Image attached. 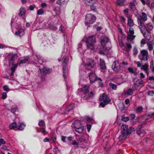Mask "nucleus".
<instances>
[{"instance_id":"f257e3e1","label":"nucleus","mask_w":154,"mask_h":154,"mask_svg":"<svg viewBox=\"0 0 154 154\" xmlns=\"http://www.w3.org/2000/svg\"><path fill=\"white\" fill-rule=\"evenodd\" d=\"M17 58V56L16 54L11 55L9 57L10 60L9 61V65H12L11 67V73L10 75L11 76H12L14 75V72H15V69L17 68L18 64L17 63L14 64L15 61Z\"/></svg>"},{"instance_id":"f03ea898","label":"nucleus","mask_w":154,"mask_h":154,"mask_svg":"<svg viewBox=\"0 0 154 154\" xmlns=\"http://www.w3.org/2000/svg\"><path fill=\"white\" fill-rule=\"evenodd\" d=\"M96 42V39L95 37L93 36L88 37L86 38V45L88 49L92 50L94 49L95 44Z\"/></svg>"},{"instance_id":"7ed1b4c3","label":"nucleus","mask_w":154,"mask_h":154,"mask_svg":"<svg viewBox=\"0 0 154 154\" xmlns=\"http://www.w3.org/2000/svg\"><path fill=\"white\" fill-rule=\"evenodd\" d=\"M121 133L125 134L128 135L134 131V128L132 127H130L129 129L128 126L126 125H122L121 127Z\"/></svg>"},{"instance_id":"20e7f679","label":"nucleus","mask_w":154,"mask_h":154,"mask_svg":"<svg viewBox=\"0 0 154 154\" xmlns=\"http://www.w3.org/2000/svg\"><path fill=\"white\" fill-rule=\"evenodd\" d=\"M95 17L91 14L87 15L85 17V25L87 26L88 24H92L95 21Z\"/></svg>"},{"instance_id":"39448f33","label":"nucleus","mask_w":154,"mask_h":154,"mask_svg":"<svg viewBox=\"0 0 154 154\" xmlns=\"http://www.w3.org/2000/svg\"><path fill=\"white\" fill-rule=\"evenodd\" d=\"M96 66V63L94 62L93 60L91 59H88L87 60V63L85 65L83 68L85 72H87V71L89 72V69L86 70V68L87 67H90L91 68H94Z\"/></svg>"},{"instance_id":"423d86ee","label":"nucleus","mask_w":154,"mask_h":154,"mask_svg":"<svg viewBox=\"0 0 154 154\" xmlns=\"http://www.w3.org/2000/svg\"><path fill=\"white\" fill-rule=\"evenodd\" d=\"M148 51L146 50H143L141 51L138 58L141 61H146L148 60Z\"/></svg>"},{"instance_id":"0eeeda50","label":"nucleus","mask_w":154,"mask_h":154,"mask_svg":"<svg viewBox=\"0 0 154 154\" xmlns=\"http://www.w3.org/2000/svg\"><path fill=\"white\" fill-rule=\"evenodd\" d=\"M52 69L48 67H44L42 69H40V76L42 77H45L47 74H49Z\"/></svg>"},{"instance_id":"6e6552de","label":"nucleus","mask_w":154,"mask_h":154,"mask_svg":"<svg viewBox=\"0 0 154 154\" xmlns=\"http://www.w3.org/2000/svg\"><path fill=\"white\" fill-rule=\"evenodd\" d=\"M112 68L114 71L119 72L121 70L120 64L117 60H115L112 65Z\"/></svg>"},{"instance_id":"1a4fd4ad","label":"nucleus","mask_w":154,"mask_h":154,"mask_svg":"<svg viewBox=\"0 0 154 154\" xmlns=\"http://www.w3.org/2000/svg\"><path fill=\"white\" fill-rule=\"evenodd\" d=\"M100 101H103L105 104H108L111 101L109 97L106 94H103L99 98Z\"/></svg>"},{"instance_id":"9d476101","label":"nucleus","mask_w":154,"mask_h":154,"mask_svg":"<svg viewBox=\"0 0 154 154\" xmlns=\"http://www.w3.org/2000/svg\"><path fill=\"white\" fill-rule=\"evenodd\" d=\"M134 31L133 28H130L127 36V39L130 41L133 40L135 37V36L134 35Z\"/></svg>"},{"instance_id":"9b49d317","label":"nucleus","mask_w":154,"mask_h":154,"mask_svg":"<svg viewBox=\"0 0 154 154\" xmlns=\"http://www.w3.org/2000/svg\"><path fill=\"white\" fill-rule=\"evenodd\" d=\"M142 16L139 14H137L136 16L137 18V20L139 21H142L145 22L147 20V16L146 14L144 12L142 13Z\"/></svg>"},{"instance_id":"f8f14e48","label":"nucleus","mask_w":154,"mask_h":154,"mask_svg":"<svg viewBox=\"0 0 154 154\" xmlns=\"http://www.w3.org/2000/svg\"><path fill=\"white\" fill-rule=\"evenodd\" d=\"M68 60V57L67 56L63 57L61 59V61L63 63V77L65 79L66 78V76H65V71H66V67L64 66V64L65 65L67 63Z\"/></svg>"},{"instance_id":"ddd939ff","label":"nucleus","mask_w":154,"mask_h":154,"mask_svg":"<svg viewBox=\"0 0 154 154\" xmlns=\"http://www.w3.org/2000/svg\"><path fill=\"white\" fill-rule=\"evenodd\" d=\"M137 22L141 33L145 31H146L149 33V31L146 28V27L144 25V23L142 22V21H139L137 20Z\"/></svg>"},{"instance_id":"4468645a","label":"nucleus","mask_w":154,"mask_h":154,"mask_svg":"<svg viewBox=\"0 0 154 154\" xmlns=\"http://www.w3.org/2000/svg\"><path fill=\"white\" fill-rule=\"evenodd\" d=\"M82 126L81 123L79 120H75L72 125V128H74L75 129Z\"/></svg>"},{"instance_id":"2eb2a0df","label":"nucleus","mask_w":154,"mask_h":154,"mask_svg":"<svg viewBox=\"0 0 154 154\" xmlns=\"http://www.w3.org/2000/svg\"><path fill=\"white\" fill-rule=\"evenodd\" d=\"M88 76L90 81L91 82H94L97 79V78L94 72H89Z\"/></svg>"},{"instance_id":"dca6fc26","label":"nucleus","mask_w":154,"mask_h":154,"mask_svg":"<svg viewBox=\"0 0 154 154\" xmlns=\"http://www.w3.org/2000/svg\"><path fill=\"white\" fill-rule=\"evenodd\" d=\"M143 80L140 79H137L134 84V87L135 89H137L141 85L143 84Z\"/></svg>"},{"instance_id":"f3484780","label":"nucleus","mask_w":154,"mask_h":154,"mask_svg":"<svg viewBox=\"0 0 154 154\" xmlns=\"http://www.w3.org/2000/svg\"><path fill=\"white\" fill-rule=\"evenodd\" d=\"M89 87L88 86L84 85L83 87V89H78V91H83V93L85 94L86 95V96H87V94H88L89 92Z\"/></svg>"},{"instance_id":"a211bd4d","label":"nucleus","mask_w":154,"mask_h":154,"mask_svg":"<svg viewBox=\"0 0 154 154\" xmlns=\"http://www.w3.org/2000/svg\"><path fill=\"white\" fill-rule=\"evenodd\" d=\"M33 57L34 60L37 61L39 63L42 64L44 62V60L41 59V57L39 55L34 54L33 55Z\"/></svg>"},{"instance_id":"6ab92c4d","label":"nucleus","mask_w":154,"mask_h":154,"mask_svg":"<svg viewBox=\"0 0 154 154\" xmlns=\"http://www.w3.org/2000/svg\"><path fill=\"white\" fill-rule=\"evenodd\" d=\"M108 41V38L107 37H102L101 39V43L103 48H104V47L105 45V43Z\"/></svg>"},{"instance_id":"aec40b11","label":"nucleus","mask_w":154,"mask_h":154,"mask_svg":"<svg viewBox=\"0 0 154 154\" xmlns=\"http://www.w3.org/2000/svg\"><path fill=\"white\" fill-rule=\"evenodd\" d=\"M141 69H143L145 72L148 75L149 74V65L147 63H146L141 68Z\"/></svg>"},{"instance_id":"412c9836","label":"nucleus","mask_w":154,"mask_h":154,"mask_svg":"<svg viewBox=\"0 0 154 154\" xmlns=\"http://www.w3.org/2000/svg\"><path fill=\"white\" fill-rule=\"evenodd\" d=\"M88 136L86 134H85L83 137L79 138L78 139H77V140L79 143L83 142L88 139Z\"/></svg>"},{"instance_id":"4be33fe9","label":"nucleus","mask_w":154,"mask_h":154,"mask_svg":"<svg viewBox=\"0 0 154 154\" xmlns=\"http://www.w3.org/2000/svg\"><path fill=\"white\" fill-rule=\"evenodd\" d=\"M83 2L86 5H91L92 4L95 3L96 0H82Z\"/></svg>"},{"instance_id":"5701e85b","label":"nucleus","mask_w":154,"mask_h":154,"mask_svg":"<svg viewBox=\"0 0 154 154\" xmlns=\"http://www.w3.org/2000/svg\"><path fill=\"white\" fill-rule=\"evenodd\" d=\"M142 33L145 38L148 40H149L150 39L151 36L149 33H149H148L146 31H145L143 32Z\"/></svg>"},{"instance_id":"b1692460","label":"nucleus","mask_w":154,"mask_h":154,"mask_svg":"<svg viewBox=\"0 0 154 154\" xmlns=\"http://www.w3.org/2000/svg\"><path fill=\"white\" fill-rule=\"evenodd\" d=\"M100 68L102 69H106V64L105 61L101 59H100Z\"/></svg>"},{"instance_id":"393cba45","label":"nucleus","mask_w":154,"mask_h":154,"mask_svg":"<svg viewBox=\"0 0 154 154\" xmlns=\"http://www.w3.org/2000/svg\"><path fill=\"white\" fill-rule=\"evenodd\" d=\"M24 34V30L23 29H21L18 31L16 32L15 34L17 35H19L20 37Z\"/></svg>"},{"instance_id":"a878e982","label":"nucleus","mask_w":154,"mask_h":154,"mask_svg":"<svg viewBox=\"0 0 154 154\" xmlns=\"http://www.w3.org/2000/svg\"><path fill=\"white\" fill-rule=\"evenodd\" d=\"M143 108L142 106H139L135 108V111L137 113H140L143 112Z\"/></svg>"},{"instance_id":"bb28decb","label":"nucleus","mask_w":154,"mask_h":154,"mask_svg":"<svg viewBox=\"0 0 154 154\" xmlns=\"http://www.w3.org/2000/svg\"><path fill=\"white\" fill-rule=\"evenodd\" d=\"M126 47H125L124 50L127 52H128L132 48L131 45L129 43H126Z\"/></svg>"},{"instance_id":"cd10ccee","label":"nucleus","mask_w":154,"mask_h":154,"mask_svg":"<svg viewBox=\"0 0 154 154\" xmlns=\"http://www.w3.org/2000/svg\"><path fill=\"white\" fill-rule=\"evenodd\" d=\"M128 135L125 134L121 133V135L119 137V140L120 141H122L123 140H125L127 137V136Z\"/></svg>"},{"instance_id":"c85d7f7f","label":"nucleus","mask_w":154,"mask_h":154,"mask_svg":"<svg viewBox=\"0 0 154 154\" xmlns=\"http://www.w3.org/2000/svg\"><path fill=\"white\" fill-rule=\"evenodd\" d=\"M125 2V0H117L116 4L120 6H124L125 5L124 3Z\"/></svg>"},{"instance_id":"c756f323","label":"nucleus","mask_w":154,"mask_h":154,"mask_svg":"<svg viewBox=\"0 0 154 154\" xmlns=\"http://www.w3.org/2000/svg\"><path fill=\"white\" fill-rule=\"evenodd\" d=\"M75 131L79 133H82L84 131V128L83 126L79 127L75 129Z\"/></svg>"},{"instance_id":"7c9ffc66","label":"nucleus","mask_w":154,"mask_h":154,"mask_svg":"<svg viewBox=\"0 0 154 154\" xmlns=\"http://www.w3.org/2000/svg\"><path fill=\"white\" fill-rule=\"evenodd\" d=\"M17 125L16 123L14 122L11 123L9 126V128L11 129H14L17 128Z\"/></svg>"},{"instance_id":"2f4dec72","label":"nucleus","mask_w":154,"mask_h":154,"mask_svg":"<svg viewBox=\"0 0 154 154\" xmlns=\"http://www.w3.org/2000/svg\"><path fill=\"white\" fill-rule=\"evenodd\" d=\"M26 12L25 9L24 8H21L20 10L19 15L20 16H22L24 15Z\"/></svg>"},{"instance_id":"473e14b6","label":"nucleus","mask_w":154,"mask_h":154,"mask_svg":"<svg viewBox=\"0 0 154 154\" xmlns=\"http://www.w3.org/2000/svg\"><path fill=\"white\" fill-rule=\"evenodd\" d=\"M147 45L149 51H151L153 49L154 47L152 44L150 42H148L147 43Z\"/></svg>"},{"instance_id":"72a5a7b5","label":"nucleus","mask_w":154,"mask_h":154,"mask_svg":"<svg viewBox=\"0 0 154 154\" xmlns=\"http://www.w3.org/2000/svg\"><path fill=\"white\" fill-rule=\"evenodd\" d=\"M128 70L130 73H133L135 75H137V72L134 71L133 68L129 67L128 68Z\"/></svg>"},{"instance_id":"f704fd0d","label":"nucleus","mask_w":154,"mask_h":154,"mask_svg":"<svg viewBox=\"0 0 154 154\" xmlns=\"http://www.w3.org/2000/svg\"><path fill=\"white\" fill-rule=\"evenodd\" d=\"M28 61V60L27 58H24L23 59H21L19 63V65L20 66L21 64H23L27 63Z\"/></svg>"},{"instance_id":"c9c22d12","label":"nucleus","mask_w":154,"mask_h":154,"mask_svg":"<svg viewBox=\"0 0 154 154\" xmlns=\"http://www.w3.org/2000/svg\"><path fill=\"white\" fill-rule=\"evenodd\" d=\"M66 3L65 0H58L56 3L60 5H62L65 4Z\"/></svg>"},{"instance_id":"e433bc0d","label":"nucleus","mask_w":154,"mask_h":154,"mask_svg":"<svg viewBox=\"0 0 154 154\" xmlns=\"http://www.w3.org/2000/svg\"><path fill=\"white\" fill-rule=\"evenodd\" d=\"M141 125H140L138 126L137 128V133L138 135H140L141 134Z\"/></svg>"},{"instance_id":"4c0bfd02","label":"nucleus","mask_w":154,"mask_h":154,"mask_svg":"<svg viewBox=\"0 0 154 154\" xmlns=\"http://www.w3.org/2000/svg\"><path fill=\"white\" fill-rule=\"evenodd\" d=\"M128 26H132L134 25V23L133 20L131 19H128Z\"/></svg>"},{"instance_id":"58836bf2","label":"nucleus","mask_w":154,"mask_h":154,"mask_svg":"<svg viewBox=\"0 0 154 154\" xmlns=\"http://www.w3.org/2000/svg\"><path fill=\"white\" fill-rule=\"evenodd\" d=\"M146 27L150 30H152L153 28L152 25L150 23L146 24Z\"/></svg>"},{"instance_id":"ea45409f","label":"nucleus","mask_w":154,"mask_h":154,"mask_svg":"<svg viewBox=\"0 0 154 154\" xmlns=\"http://www.w3.org/2000/svg\"><path fill=\"white\" fill-rule=\"evenodd\" d=\"M79 143L78 141H76L75 140H73L72 141V144L74 146V147H78L79 146Z\"/></svg>"},{"instance_id":"a19ab883","label":"nucleus","mask_w":154,"mask_h":154,"mask_svg":"<svg viewBox=\"0 0 154 154\" xmlns=\"http://www.w3.org/2000/svg\"><path fill=\"white\" fill-rule=\"evenodd\" d=\"M109 85L110 87L113 90H116L117 88V86L116 85L112 83H110L109 84Z\"/></svg>"},{"instance_id":"79ce46f5","label":"nucleus","mask_w":154,"mask_h":154,"mask_svg":"<svg viewBox=\"0 0 154 154\" xmlns=\"http://www.w3.org/2000/svg\"><path fill=\"white\" fill-rule=\"evenodd\" d=\"M44 11L42 9H40L38 10L37 11V14L38 15H41L43 14Z\"/></svg>"},{"instance_id":"37998d69","label":"nucleus","mask_w":154,"mask_h":154,"mask_svg":"<svg viewBox=\"0 0 154 154\" xmlns=\"http://www.w3.org/2000/svg\"><path fill=\"white\" fill-rule=\"evenodd\" d=\"M125 94L128 95H131L133 93V91L131 89H128L127 91H126Z\"/></svg>"},{"instance_id":"c03bdc74","label":"nucleus","mask_w":154,"mask_h":154,"mask_svg":"<svg viewBox=\"0 0 154 154\" xmlns=\"http://www.w3.org/2000/svg\"><path fill=\"white\" fill-rule=\"evenodd\" d=\"M25 127V125H24L22 123L20 124V125L18 127V128H17V129H18L19 130H22L24 129Z\"/></svg>"},{"instance_id":"a18cd8bd","label":"nucleus","mask_w":154,"mask_h":154,"mask_svg":"<svg viewBox=\"0 0 154 154\" xmlns=\"http://www.w3.org/2000/svg\"><path fill=\"white\" fill-rule=\"evenodd\" d=\"M133 54L136 56L138 54V50L136 47H134L133 50Z\"/></svg>"},{"instance_id":"49530a36","label":"nucleus","mask_w":154,"mask_h":154,"mask_svg":"<svg viewBox=\"0 0 154 154\" xmlns=\"http://www.w3.org/2000/svg\"><path fill=\"white\" fill-rule=\"evenodd\" d=\"M94 95V93L93 92L91 91L89 94L88 93L87 96L89 98H90L93 97Z\"/></svg>"},{"instance_id":"de8ad7c7","label":"nucleus","mask_w":154,"mask_h":154,"mask_svg":"<svg viewBox=\"0 0 154 154\" xmlns=\"http://www.w3.org/2000/svg\"><path fill=\"white\" fill-rule=\"evenodd\" d=\"M146 116L148 117L149 118H151L152 116H154V112H149L148 114H146Z\"/></svg>"},{"instance_id":"09e8293b","label":"nucleus","mask_w":154,"mask_h":154,"mask_svg":"<svg viewBox=\"0 0 154 154\" xmlns=\"http://www.w3.org/2000/svg\"><path fill=\"white\" fill-rule=\"evenodd\" d=\"M75 106V104H74L72 103L68 107V108L69 109V110H68V112H69V110H72V109H73V108Z\"/></svg>"},{"instance_id":"8fccbe9b","label":"nucleus","mask_w":154,"mask_h":154,"mask_svg":"<svg viewBox=\"0 0 154 154\" xmlns=\"http://www.w3.org/2000/svg\"><path fill=\"white\" fill-rule=\"evenodd\" d=\"M134 63L136 64L137 65V66L138 67H142V63L140 61L136 62L135 61Z\"/></svg>"},{"instance_id":"3c124183","label":"nucleus","mask_w":154,"mask_h":154,"mask_svg":"<svg viewBox=\"0 0 154 154\" xmlns=\"http://www.w3.org/2000/svg\"><path fill=\"white\" fill-rule=\"evenodd\" d=\"M135 3V1L134 2H133V3H131L130 4V8H131L133 9H134L135 8V6H134Z\"/></svg>"},{"instance_id":"603ef678","label":"nucleus","mask_w":154,"mask_h":154,"mask_svg":"<svg viewBox=\"0 0 154 154\" xmlns=\"http://www.w3.org/2000/svg\"><path fill=\"white\" fill-rule=\"evenodd\" d=\"M146 43V40L144 38L142 39L140 42L141 46L143 47V46Z\"/></svg>"},{"instance_id":"864d4df0","label":"nucleus","mask_w":154,"mask_h":154,"mask_svg":"<svg viewBox=\"0 0 154 154\" xmlns=\"http://www.w3.org/2000/svg\"><path fill=\"white\" fill-rule=\"evenodd\" d=\"M99 53L101 54H108V52L107 51H104L101 50L99 51Z\"/></svg>"},{"instance_id":"5fc2aeb1","label":"nucleus","mask_w":154,"mask_h":154,"mask_svg":"<svg viewBox=\"0 0 154 154\" xmlns=\"http://www.w3.org/2000/svg\"><path fill=\"white\" fill-rule=\"evenodd\" d=\"M129 120V118L128 117H123L122 118V120L124 122H127Z\"/></svg>"},{"instance_id":"6e6d98bb","label":"nucleus","mask_w":154,"mask_h":154,"mask_svg":"<svg viewBox=\"0 0 154 154\" xmlns=\"http://www.w3.org/2000/svg\"><path fill=\"white\" fill-rule=\"evenodd\" d=\"M38 125L40 126H42L45 127V123L43 120H41L39 122Z\"/></svg>"},{"instance_id":"4d7b16f0","label":"nucleus","mask_w":154,"mask_h":154,"mask_svg":"<svg viewBox=\"0 0 154 154\" xmlns=\"http://www.w3.org/2000/svg\"><path fill=\"white\" fill-rule=\"evenodd\" d=\"M130 117L131 119L133 120L135 118V116L134 114H131L130 115Z\"/></svg>"},{"instance_id":"13d9d810","label":"nucleus","mask_w":154,"mask_h":154,"mask_svg":"<svg viewBox=\"0 0 154 154\" xmlns=\"http://www.w3.org/2000/svg\"><path fill=\"white\" fill-rule=\"evenodd\" d=\"M7 97V94L5 92H4L2 94V98L3 99L6 98Z\"/></svg>"},{"instance_id":"bf43d9fd","label":"nucleus","mask_w":154,"mask_h":154,"mask_svg":"<svg viewBox=\"0 0 154 154\" xmlns=\"http://www.w3.org/2000/svg\"><path fill=\"white\" fill-rule=\"evenodd\" d=\"M3 89L6 91H8L9 90L8 86L6 85L3 87Z\"/></svg>"},{"instance_id":"052dcab7","label":"nucleus","mask_w":154,"mask_h":154,"mask_svg":"<svg viewBox=\"0 0 154 154\" xmlns=\"http://www.w3.org/2000/svg\"><path fill=\"white\" fill-rule=\"evenodd\" d=\"M153 94H154V91H149L148 93V95L150 96H152Z\"/></svg>"},{"instance_id":"680f3d73","label":"nucleus","mask_w":154,"mask_h":154,"mask_svg":"<svg viewBox=\"0 0 154 154\" xmlns=\"http://www.w3.org/2000/svg\"><path fill=\"white\" fill-rule=\"evenodd\" d=\"M6 142L2 138L0 139V143L2 144H5Z\"/></svg>"},{"instance_id":"e2e57ef3","label":"nucleus","mask_w":154,"mask_h":154,"mask_svg":"<svg viewBox=\"0 0 154 154\" xmlns=\"http://www.w3.org/2000/svg\"><path fill=\"white\" fill-rule=\"evenodd\" d=\"M66 138V137L65 136H61V140L64 142H65V139Z\"/></svg>"},{"instance_id":"0e129e2a","label":"nucleus","mask_w":154,"mask_h":154,"mask_svg":"<svg viewBox=\"0 0 154 154\" xmlns=\"http://www.w3.org/2000/svg\"><path fill=\"white\" fill-rule=\"evenodd\" d=\"M107 104H105V103H104V102H103L100 103V106H101L102 107H105V105Z\"/></svg>"},{"instance_id":"69168bd1","label":"nucleus","mask_w":154,"mask_h":154,"mask_svg":"<svg viewBox=\"0 0 154 154\" xmlns=\"http://www.w3.org/2000/svg\"><path fill=\"white\" fill-rule=\"evenodd\" d=\"M50 27L51 29L53 30H56L57 29V27L53 25H51Z\"/></svg>"},{"instance_id":"338daca9","label":"nucleus","mask_w":154,"mask_h":154,"mask_svg":"<svg viewBox=\"0 0 154 154\" xmlns=\"http://www.w3.org/2000/svg\"><path fill=\"white\" fill-rule=\"evenodd\" d=\"M91 126L90 125H87V128L88 129V131L89 132L90 131V130L91 128Z\"/></svg>"},{"instance_id":"774afa93","label":"nucleus","mask_w":154,"mask_h":154,"mask_svg":"<svg viewBox=\"0 0 154 154\" xmlns=\"http://www.w3.org/2000/svg\"><path fill=\"white\" fill-rule=\"evenodd\" d=\"M124 14L126 15H128V9H125L124 10Z\"/></svg>"}]
</instances>
